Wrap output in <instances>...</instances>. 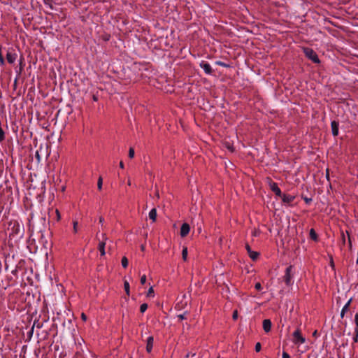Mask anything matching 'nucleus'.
Segmentation results:
<instances>
[{"mask_svg":"<svg viewBox=\"0 0 358 358\" xmlns=\"http://www.w3.org/2000/svg\"><path fill=\"white\" fill-rule=\"evenodd\" d=\"M7 231L10 238H21L24 232L23 227L20 226V223L16 220H13L9 222Z\"/></svg>","mask_w":358,"mask_h":358,"instance_id":"f257e3e1","label":"nucleus"},{"mask_svg":"<svg viewBox=\"0 0 358 358\" xmlns=\"http://www.w3.org/2000/svg\"><path fill=\"white\" fill-rule=\"evenodd\" d=\"M303 53L306 57L310 59L315 64H319L320 62L317 53L310 48H303Z\"/></svg>","mask_w":358,"mask_h":358,"instance_id":"f03ea898","label":"nucleus"},{"mask_svg":"<svg viewBox=\"0 0 358 358\" xmlns=\"http://www.w3.org/2000/svg\"><path fill=\"white\" fill-rule=\"evenodd\" d=\"M292 269L293 266H289L285 270V275L283 276V280L287 286H291L293 283L292 280L293 277V275L292 273Z\"/></svg>","mask_w":358,"mask_h":358,"instance_id":"7ed1b4c3","label":"nucleus"},{"mask_svg":"<svg viewBox=\"0 0 358 358\" xmlns=\"http://www.w3.org/2000/svg\"><path fill=\"white\" fill-rule=\"evenodd\" d=\"M293 342L295 344H302L305 343L306 339L302 336L300 329H297L294 333H293Z\"/></svg>","mask_w":358,"mask_h":358,"instance_id":"20e7f679","label":"nucleus"},{"mask_svg":"<svg viewBox=\"0 0 358 358\" xmlns=\"http://www.w3.org/2000/svg\"><path fill=\"white\" fill-rule=\"evenodd\" d=\"M269 186L271 189L275 193V194L278 196H281L282 193L281 192L280 189L278 187L277 183L271 181L269 183Z\"/></svg>","mask_w":358,"mask_h":358,"instance_id":"39448f33","label":"nucleus"},{"mask_svg":"<svg viewBox=\"0 0 358 358\" xmlns=\"http://www.w3.org/2000/svg\"><path fill=\"white\" fill-rule=\"evenodd\" d=\"M190 231V227L189 224L187 223H183L180 228V234L181 237H185Z\"/></svg>","mask_w":358,"mask_h":358,"instance_id":"423d86ee","label":"nucleus"},{"mask_svg":"<svg viewBox=\"0 0 358 358\" xmlns=\"http://www.w3.org/2000/svg\"><path fill=\"white\" fill-rule=\"evenodd\" d=\"M103 236V241H100L98 245V249L100 252V254L101 256L105 255V246H106V242L105 241L107 239V237L105 234H102Z\"/></svg>","mask_w":358,"mask_h":358,"instance_id":"0eeeda50","label":"nucleus"},{"mask_svg":"<svg viewBox=\"0 0 358 358\" xmlns=\"http://www.w3.org/2000/svg\"><path fill=\"white\" fill-rule=\"evenodd\" d=\"M283 203L290 204L295 199V196L290 194H282L281 196Z\"/></svg>","mask_w":358,"mask_h":358,"instance_id":"6e6552de","label":"nucleus"},{"mask_svg":"<svg viewBox=\"0 0 358 358\" xmlns=\"http://www.w3.org/2000/svg\"><path fill=\"white\" fill-rule=\"evenodd\" d=\"M17 58V54L14 50L8 51L6 54V59L9 64H13Z\"/></svg>","mask_w":358,"mask_h":358,"instance_id":"1a4fd4ad","label":"nucleus"},{"mask_svg":"<svg viewBox=\"0 0 358 358\" xmlns=\"http://www.w3.org/2000/svg\"><path fill=\"white\" fill-rule=\"evenodd\" d=\"M200 66L204 70L206 74H211L213 73V69L208 63L202 61L200 63Z\"/></svg>","mask_w":358,"mask_h":358,"instance_id":"9d476101","label":"nucleus"},{"mask_svg":"<svg viewBox=\"0 0 358 358\" xmlns=\"http://www.w3.org/2000/svg\"><path fill=\"white\" fill-rule=\"evenodd\" d=\"M245 248L249 254L250 257L252 260H255L257 259V257L259 255L258 252L252 251L251 248L250 247V245L248 244L245 245Z\"/></svg>","mask_w":358,"mask_h":358,"instance_id":"9b49d317","label":"nucleus"},{"mask_svg":"<svg viewBox=\"0 0 358 358\" xmlns=\"http://www.w3.org/2000/svg\"><path fill=\"white\" fill-rule=\"evenodd\" d=\"M338 122L334 120L331 123V131L334 136L338 135Z\"/></svg>","mask_w":358,"mask_h":358,"instance_id":"f8f14e48","label":"nucleus"},{"mask_svg":"<svg viewBox=\"0 0 358 358\" xmlns=\"http://www.w3.org/2000/svg\"><path fill=\"white\" fill-rule=\"evenodd\" d=\"M271 322L268 319H265L263 320V329L266 333H268L271 329Z\"/></svg>","mask_w":358,"mask_h":358,"instance_id":"ddd939ff","label":"nucleus"},{"mask_svg":"<svg viewBox=\"0 0 358 358\" xmlns=\"http://www.w3.org/2000/svg\"><path fill=\"white\" fill-rule=\"evenodd\" d=\"M153 342L154 338L152 336H149L147 339V344H146V351L148 352H151L153 347Z\"/></svg>","mask_w":358,"mask_h":358,"instance_id":"4468645a","label":"nucleus"},{"mask_svg":"<svg viewBox=\"0 0 358 358\" xmlns=\"http://www.w3.org/2000/svg\"><path fill=\"white\" fill-rule=\"evenodd\" d=\"M351 301H352V299H350L342 308V310L341 313V317L342 318L344 317L345 313L348 311Z\"/></svg>","mask_w":358,"mask_h":358,"instance_id":"2eb2a0df","label":"nucleus"},{"mask_svg":"<svg viewBox=\"0 0 358 358\" xmlns=\"http://www.w3.org/2000/svg\"><path fill=\"white\" fill-rule=\"evenodd\" d=\"M149 217L152 222H155L157 219V210L155 208H152L149 213Z\"/></svg>","mask_w":358,"mask_h":358,"instance_id":"dca6fc26","label":"nucleus"},{"mask_svg":"<svg viewBox=\"0 0 358 358\" xmlns=\"http://www.w3.org/2000/svg\"><path fill=\"white\" fill-rule=\"evenodd\" d=\"M310 238L315 241L318 240L317 234L313 229L310 230Z\"/></svg>","mask_w":358,"mask_h":358,"instance_id":"f3484780","label":"nucleus"},{"mask_svg":"<svg viewBox=\"0 0 358 358\" xmlns=\"http://www.w3.org/2000/svg\"><path fill=\"white\" fill-rule=\"evenodd\" d=\"M124 288L127 296L130 295V286L128 281L125 280L124 282Z\"/></svg>","mask_w":358,"mask_h":358,"instance_id":"a211bd4d","label":"nucleus"},{"mask_svg":"<svg viewBox=\"0 0 358 358\" xmlns=\"http://www.w3.org/2000/svg\"><path fill=\"white\" fill-rule=\"evenodd\" d=\"M43 322H40L38 320L34 322L33 327H31V332L34 331L35 327L41 329L43 327Z\"/></svg>","mask_w":358,"mask_h":358,"instance_id":"6ab92c4d","label":"nucleus"},{"mask_svg":"<svg viewBox=\"0 0 358 358\" xmlns=\"http://www.w3.org/2000/svg\"><path fill=\"white\" fill-rule=\"evenodd\" d=\"M182 257L184 261L187 260V248L186 247L183 248L182 251Z\"/></svg>","mask_w":358,"mask_h":358,"instance_id":"aec40b11","label":"nucleus"},{"mask_svg":"<svg viewBox=\"0 0 358 358\" xmlns=\"http://www.w3.org/2000/svg\"><path fill=\"white\" fill-rule=\"evenodd\" d=\"M121 263H122V266L123 268H127L128 266V263H129L128 259L126 257H123L122 258Z\"/></svg>","mask_w":358,"mask_h":358,"instance_id":"412c9836","label":"nucleus"},{"mask_svg":"<svg viewBox=\"0 0 358 358\" xmlns=\"http://www.w3.org/2000/svg\"><path fill=\"white\" fill-rule=\"evenodd\" d=\"M355 322L356 324L355 331L357 332V334H358V313H357L355 316Z\"/></svg>","mask_w":358,"mask_h":358,"instance_id":"4be33fe9","label":"nucleus"},{"mask_svg":"<svg viewBox=\"0 0 358 358\" xmlns=\"http://www.w3.org/2000/svg\"><path fill=\"white\" fill-rule=\"evenodd\" d=\"M103 185V179L101 177H99L97 181V187L99 190L101 189Z\"/></svg>","mask_w":358,"mask_h":358,"instance_id":"5701e85b","label":"nucleus"},{"mask_svg":"<svg viewBox=\"0 0 358 358\" xmlns=\"http://www.w3.org/2000/svg\"><path fill=\"white\" fill-rule=\"evenodd\" d=\"M5 64V61L1 52V46L0 45V65L3 66Z\"/></svg>","mask_w":358,"mask_h":358,"instance_id":"b1692460","label":"nucleus"},{"mask_svg":"<svg viewBox=\"0 0 358 358\" xmlns=\"http://www.w3.org/2000/svg\"><path fill=\"white\" fill-rule=\"evenodd\" d=\"M148 308V304L147 303H143L140 306V311L141 313H143Z\"/></svg>","mask_w":358,"mask_h":358,"instance_id":"393cba45","label":"nucleus"},{"mask_svg":"<svg viewBox=\"0 0 358 358\" xmlns=\"http://www.w3.org/2000/svg\"><path fill=\"white\" fill-rule=\"evenodd\" d=\"M260 234H261L260 230L257 229H255L252 231V236H259V235H260Z\"/></svg>","mask_w":358,"mask_h":358,"instance_id":"a878e982","label":"nucleus"},{"mask_svg":"<svg viewBox=\"0 0 358 358\" xmlns=\"http://www.w3.org/2000/svg\"><path fill=\"white\" fill-rule=\"evenodd\" d=\"M134 157V150L132 148H129V157L132 159Z\"/></svg>","mask_w":358,"mask_h":358,"instance_id":"bb28decb","label":"nucleus"},{"mask_svg":"<svg viewBox=\"0 0 358 358\" xmlns=\"http://www.w3.org/2000/svg\"><path fill=\"white\" fill-rule=\"evenodd\" d=\"M154 293V289L152 287H150L147 292V296H152V294Z\"/></svg>","mask_w":358,"mask_h":358,"instance_id":"cd10ccee","label":"nucleus"},{"mask_svg":"<svg viewBox=\"0 0 358 358\" xmlns=\"http://www.w3.org/2000/svg\"><path fill=\"white\" fill-rule=\"evenodd\" d=\"M261 349H262L261 343L259 342L257 343L255 345V351L257 352H260Z\"/></svg>","mask_w":358,"mask_h":358,"instance_id":"c85d7f7f","label":"nucleus"},{"mask_svg":"<svg viewBox=\"0 0 358 358\" xmlns=\"http://www.w3.org/2000/svg\"><path fill=\"white\" fill-rule=\"evenodd\" d=\"M73 232L74 233H77L78 232V222L77 221H74L73 223Z\"/></svg>","mask_w":358,"mask_h":358,"instance_id":"c756f323","label":"nucleus"},{"mask_svg":"<svg viewBox=\"0 0 358 358\" xmlns=\"http://www.w3.org/2000/svg\"><path fill=\"white\" fill-rule=\"evenodd\" d=\"M232 318L234 320H236L238 319V311L236 310H235L233 312Z\"/></svg>","mask_w":358,"mask_h":358,"instance_id":"7c9ffc66","label":"nucleus"},{"mask_svg":"<svg viewBox=\"0 0 358 358\" xmlns=\"http://www.w3.org/2000/svg\"><path fill=\"white\" fill-rule=\"evenodd\" d=\"M146 282V275H143L141 278V285H144Z\"/></svg>","mask_w":358,"mask_h":358,"instance_id":"2f4dec72","label":"nucleus"},{"mask_svg":"<svg viewBox=\"0 0 358 358\" xmlns=\"http://www.w3.org/2000/svg\"><path fill=\"white\" fill-rule=\"evenodd\" d=\"M45 4L49 5L50 8L52 9V6L51 5L52 0H44Z\"/></svg>","mask_w":358,"mask_h":358,"instance_id":"473e14b6","label":"nucleus"},{"mask_svg":"<svg viewBox=\"0 0 358 358\" xmlns=\"http://www.w3.org/2000/svg\"><path fill=\"white\" fill-rule=\"evenodd\" d=\"M216 64H217V65H219V66H224V67L228 66V65H227V64H226L225 63H224V62H220V61H219V62H216Z\"/></svg>","mask_w":358,"mask_h":358,"instance_id":"72a5a7b5","label":"nucleus"},{"mask_svg":"<svg viewBox=\"0 0 358 358\" xmlns=\"http://www.w3.org/2000/svg\"><path fill=\"white\" fill-rule=\"evenodd\" d=\"M255 287L257 290H260L262 289V285L260 282H257L255 285Z\"/></svg>","mask_w":358,"mask_h":358,"instance_id":"f704fd0d","label":"nucleus"},{"mask_svg":"<svg viewBox=\"0 0 358 358\" xmlns=\"http://www.w3.org/2000/svg\"><path fill=\"white\" fill-rule=\"evenodd\" d=\"M282 358H290V356L286 352H282Z\"/></svg>","mask_w":358,"mask_h":358,"instance_id":"c9c22d12","label":"nucleus"},{"mask_svg":"<svg viewBox=\"0 0 358 358\" xmlns=\"http://www.w3.org/2000/svg\"><path fill=\"white\" fill-rule=\"evenodd\" d=\"M81 319L84 322H85L87 319V315L84 313L81 314Z\"/></svg>","mask_w":358,"mask_h":358,"instance_id":"e433bc0d","label":"nucleus"},{"mask_svg":"<svg viewBox=\"0 0 358 358\" xmlns=\"http://www.w3.org/2000/svg\"><path fill=\"white\" fill-rule=\"evenodd\" d=\"M55 213H56V215H57V220H60V218H61L59 211L57 209V210H55Z\"/></svg>","mask_w":358,"mask_h":358,"instance_id":"4c0bfd02","label":"nucleus"},{"mask_svg":"<svg viewBox=\"0 0 358 358\" xmlns=\"http://www.w3.org/2000/svg\"><path fill=\"white\" fill-rule=\"evenodd\" d=\"M303 199L306 203H310L312 201V199L307 197L303 198Z\"/></svg>","mask_w":358,"mask_h":358,"instance_id":"58836bf2","label":"nucleus"},{"mask_svg":"<svg viewBox=\"0 0 358 358\" xmlns=\"http://www.w3.org/2000/svg\"><path fill=\"white\" fill-rule=\"evenodd\" d=\"M354 342H357L358 340V334H357V332L355 331V336L353 338Z\"/></svg>","mask_w":358,"mask_h":358,"instance_id":"ea45409f","label":"nucleus"},{"mask_svg":"<svg viewBox=\"0 0 358 358\" xmlns=\"http://www.w3.org/2000/svg\"><path fill=\"white\" fill-rule=\"evenodd\" d=\"M341 237H342L343 243L345 244V234H344L343 232H342V234H341Z\"/></svg>","mask_w":358,"mask_h":358,"instance_id":"a19ab883","label":"nucleus"},{"mask_svg":"<svg viewBox=\"0 0 358 358\" xmlns=\"http://www.w3.org/2000/svg\"><path fill=\"white\" fill-rule=\"evenodd\" d=\"M92 99L94 101H98V96L96 95V94H93L92 95Z\"/></svg>","mask_w":358,"mask_h":358,"instance_id":"79ce46f5","label":"nucleus"},{"mask_svg":"<svg viewBox=\"0 0 358 358\" xmlns=\"http://www.w3.org/2000/svg\"><path fill=\"white\" fill-rule=\"evenodd\" d=\"M347 234H348V241H349V245H350V248L352 247V244H351V239H350V234L348 233V231H346Z\"/></svg>","mask_w":358,"mask_h":358,"instance_id":"37998d69","label":"nucleus"},{"mask_svg":"<svg viewBox=\"0 0 358 358\" xmlns=\"http://www.w3.org/2000/svg\"><path fill=\"white\" fill-rule=\"evenodd\" d=\"M178 317L181 320L185 319V317L183 314L179 315H178Z\"/></svg>","mask_w":358,"mask_h":358,"instance_id":"c03bdc74","label":"nucleus"},{"mask_svg":"<svg viewBox=\"0 0 358 358\" xmlns=\"http://www.w3.org/2000/svg\"><path fill=\"white\" fill-rule=\"evenodd\" d=\"M103 221H104L103 217L101 216V217H99V222H100L101 224H103Z\"/></svg>","mask_w":358,"mask_h":358,"instance_id":"a18cd8bd","label":"nucleus"},{"mask_svg":"<svg viewBox=\"0 0 358 358\" xmlns=\"http://www.w3.org/2000/svg\"><path fill=\"white\" fill-rule=\"evenodd\" d=\"M120 167L121 169H124V164H123V162H120Z\"/></svg>","mask_w":358,"mask_h":358,"instance_id":"49530a36","label":"nucleus"},{"mask_svg":"<svg viewBox=\"0 0 358 358\" xmlns=\"http://www.w3.org/2000/svg\"><path fill=\"white\" fill-rule=\"evenodd\" d=\"M227 148H228L229 150H230L231 151H233V150H233L232 146H231V145H227Z\"/></svg>","mask_w":358,"mask_h":358,"instance_id":"de8ad7c7","label":"nucleus"},{"mask_svg":"<svg viewBox=\"0 0 358 358\" xmlns=\"http://www.w3.org/2000/svg\"><path fill=\"white\" fill-rule=\"evenodd\" d=\"M36 158H37L38 160L40 159V156H39L38 152H36Z\"/></svg>","mask_w":358,"mask_h":358,"instance_id":"09e8293b","label":"nucleus"},{"mask_svg":"<svg viewBox=\"0 0 358 358\" xmlns=\"http://www.w3.org/2000/svg\"><path fill=\"white\" fill-rule=\"evenodd\" d=\"M141 250H143H143H145V247H144V245H141Z\"/></svg>","mask_w":358,"mask_h":358,"instance_id":"8fccbe9b","label":"nucleus"},{"mask_svg":"<svg viewBox=\"0 0 358 358\" xmlns=\"http://www.w3.org/2000/svg\"><path fill=\"white\" fill-rule=\"evenodd\" d=\"M127 184H128V185H131V182H130V180H129V181H128Z\"/></svg>","mask_w":358,"mask_h":358,"instance_id":"3c124183","label":"nucleus"},{"mask_svg":"<svg viewBox=\"0 0 358 358\" xmlns=\"http://www.w3.org/2000/svg\"><path fill=\"white\" fill-rule=\"evenodd\" d=\"M331 265L334 266V262H333V260H331Z\"/></svg>","mask_w":358,"mask_h":358,"instance_id":"603ef678","label":"nucleus"},{"mask_svg":"<svg viewBox=\"0 0 358 358\" xmlns=\"http://www.w3.org/2000/svg\"><path fill=\"white\" fill-rule=\"evenodd\" d=\"M188 357H189V354H187L185 358H188Z\"/></svg>","mask_w":358,"mask_h":358,"instance_id":"864d4df0","label":"nucleus"},{"mask_svg":"<svg viewBox=\"0 0 358 358\" xmlns=\"http://www.w3.org/2000/svg\"><path fill=\"white\" fill-rule=\"evenodd\" d=\"M6 269L7 270L8 269V265L6 263Z\"/></svg>","mask_w":358,"mask_h":358,"instance_id":"5fc2aeb1","label":"nucleus"},{"mask_svg":"<svg viewBox=\"0 0 358 358\" xmlns=\"http://www.w3.org/2000/svg\"><path fill=\"white\" fill-rule=\"evenodd\" d=\"M33 332H31V329L30 330L29 334L32 335Z\"/></svg>","mask_w":358,"mask_h":358,"instance_id":"6e6d98bb","label":"nucleus"},{"mask_svg":"<svg viewBox=\"0 0 358 358\" xmlns=\"http://www.w3.org/2000/svg\"><path fill=\"white\" fill-rule=\"evenodd\" d=\"M22 70V67L21 66L20 69V72H21Z\"/></svg>","mask_w":358,"mask_h":358,"instance_id":"4d7b16f0","label":"nucleus"},{"mask_svg":"<svg viewBox=\"0 0 358 358\" xmlns=\"http://www.w3.org/2000/svg\"><path fill=\"white\" fill-rule=\"evenodd\" d=\"M327 178L329 177V173H327Z\"/></svg>","mask_w":358,"mask_h":358,"instance_id":"13d9d810","label":"nucleus"},{"mask_svg":"<svg viewBox=\"0 0 358 358\" xmlns=\"http://www.w3.org/2000/svg\"><path fill=\"white\" fill-rule=\"evenodd\" d=\"M131 358H132V357H131Z\"/></svg>","mask_w":358,"mask_h":358,"instance_id":"bf43d9fd","label":"nucleus"}]
</instances>
